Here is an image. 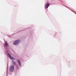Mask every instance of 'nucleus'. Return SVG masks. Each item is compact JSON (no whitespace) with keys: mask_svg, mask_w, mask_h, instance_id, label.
<instances>
[{"mask_svg":"<svg viewBox=\"0 0 76 76\" xmlns=\"http://www.w3.org/2000/svg\"><path fill=\"white\" fill-rule=\"evenodd\" d=\"M20 40H15V41L14 42V43H13V45H18L19 43H20Z\"/></svg>","mask_w":76,"mask_h":76,"instance_id":"obj_1","label":"nucleus"},{"mask_svg":"<svg viewBox=\"0 0 76 76\" xmlns=\"http://www.w3.org/2000/svg\"><path fill=\"white\" fill-rule=\"evenodd\" d=\"M15 69V66L14 65H12L10 67V70L11 72H12L14 71Z\"/></svg>","mask_w":76,"mask_h":76,"instance_id":"obj_2","label":"nucleus"},{"mask_svg":"<svg viewBox=\"0 0 76 76\" xmlns=\"http://www.w3.org/2000/svg\"><path fill=\"white\" fill-rule=\"evenodd\" d=\"M18 61L20 66H21V62H20V60H18Z\"/></svg>","mask_w":76,"mask_h":76,"instance_id":"obj_5","label":"nucleus"},{"mask_svg":"<svg viewBox=\"0 0 76 76\" xmlns=\"http://www.w3.org/2000/svg\"><path fill=\"white\" fill-rule=\"evenodd\" d=\"M8 57L10 58L11 60H15V59L12 57H11L9 53H8Z\"/></svg>","mask_w":76,"mask_h":76,"instance_id":"obj_3","label":"nucleus"},{"mask_svg":"<svg viewBox=\"0 0 76 76\" xmlns=\"http://www.w3.org/2000/svg\"><path fill=\"white\" fill-rule=\"evenodd\" d=\"M5 45L6 47H7V45H8V44L6 41L5 42Z\"/></svg>","mask_w":76,"mask_h":76,"instance_id":"obj_6","label":"nucleus"},{"mask_svg":"<svg viewBox=\"0 0 76 76\" xmlns=\"http://www.w3.org/2000/svg\"><path fill=\"white\" fill-rule=\"evenodd\" d=\"M49 6H50V4H46L45 6V8H46V9H47V8H48V7H49Z\"/></svg>","mask_w":76,"mask_h":76,"instance_id":"obj_4","label":"nucleus"},{"mask_svg":"<svg viewBox=\"0 0 76 76\" xmlns=\"http://www.w3.org/2000/svg\"><path fill=\"white\" fill-rule=\"evenodd\" d=\"M12 63L13 64L15 65L16 64V62L14 61H12Z\"/></svg>","mask_w":76,"mask_h":76,"instance_id":"obj_7","label":"nucleus"},{"mask_svg":"<svg viewBox=\"0 0 76 76\" xmlns=\"http://www.w3.org/2000/svg\"><path fill=\"white\" fill-rule=\"evenodd\" d=\"M17 68H18V66L17 67Z\"/></svg>","mask_w":76,"mask_h":76,"instance_id":"obj_8","label":"nucleus"}]
</instances>
